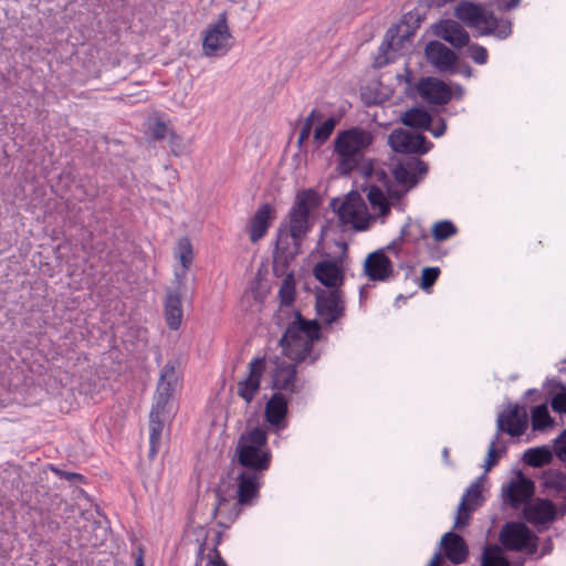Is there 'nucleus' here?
<instances>
[{"label": "nucleus", "mask_w": 566, "mask_h": 566, "mask_svg": "<svg viewBox=\"0 0 566 566\" xmlns=\"http://www.w3.org/2000/svg\"><path fill=\"white\" fill-rule=\"evenodd\" d=\"M193 289L187 282H175V287L167 291L164 302V314L167 326L177 331L182 322V298L192 297Z\"/></svg>", "instance_id": "9b49d317"}, {"label": "nucleus", "mask_w": 566, "mask_h": 566, "mask_svg": "<svg viewBox=\"0 0 566 566\" xmlns=\"http://www.w3.org/2000/svg\"><path fill=\"white\" fill-rule=\"evenodd\" d=\"M532 428L535 431H543L554 424L549 415L547 403L535 406L531 412Z\"/></svg>", "instance_id": "e433bc0d"}, {"label": "nucleus", "mask_w": 566, "mask_h": 566, "mask_svg": "<svg viewBox=\"0 0 566 566\" xmlns=\"http://www.w3.org/2000/svg\"><path fill=\"white\" fill-rule=\"evenodd\" d=\"M522 514L528 523L544 525L556 521L558 509L552 500L536 497L523 507Z\"/></svg>", "instance_id": "aec40b11"}, {"label": "nucleus", "mask_w": 566, "mask_h": 566, "mask_svg": "<svg viewBox=\"0 0 566 566\" xmlns=\"http://www.w3.org/2000/svg\"><path fill=\"white\" fill-rule=\"evenodd\" d=\"M168 133V127L163 120H155L149 125V135L154 140H163Z\"/></svg>", "instance_id": "603ef678"}, {"label": "nucleus", "mask_w": 566, "mask_h": 566, "mask_svg": "<svg viewBox=\"0 0 566 566\" xmlns=\"http://www.w3.org/2000/svg\"><path fill=\"white\" fill-rule=\"evenodd\" d=\"M266 431L260 427L247 430L239 437L233 461L240 469L265 472L271 465L272 454L268 449Z\"/></svg>", "instance_id": "7ed1b4c3"}, {"label": "nucleus", "mask_w": 566, "mask_h": 566, "mask_svg": "<svg viewBox=\"0 0 566 566\" xmlns=\"http://www.w3.org/2000/svg\"><path fill=\"white\" fill-rule=\"evenodd\" d=\"M331 206L337 213L342 224H352L358 231L366 230V224H359L357 222L361 214V208L365 207L357 192H349L343 201L334 199L332 200Z\"/></svg>", "instance_id": "ddd939ff"}, {"label": "nucleus", "mask_w": 566, "mask_h": 566, "mask_svg": "<svg viewBox=\"0 0 566 566\" xmlns=\"http://www.w3.org/2000/svg\"><path fill=\"white\" fill-rule=\"evenodd\" d=\"M216 496V505L213 509V516L220 515L223 520L219 525L228 527L229 523L233 522L240 514L241 504L234 496V492H230V485L223 483L213 490Z\"/></svg>", "instance_id": "dca6fc26"}, {"label": "nucleus", "mask_w": 566, "mask_h": 566, "mask_svg": "<svg viewBox=\"0 0 566 566\" xmlns=\"http://www.w3.org/2000/svg\"><path fill=\"white\" fill-rule=\"evenodd\" d=\"M373 142L371 133L359 126L338 132L334 139L337 172L340 176H349L353 171H359L363 176L371 177L374 165L365 154Z\"/></svg>", "instance_id": "f257e3e1"}, {"label": "nucleus", "mask_w": 566, "mask_h": 566, "mask_svg": "<svg viewBox=\"0 0 566 566\" xmlns=\"http://www.w3.org/2000/svg\"><path fill=\"white\" fill-rule=\"evenodd\" d=\"M340 249L343 250V254L332 259V260H322L317 262L313 268L314 277L327 290H342L345 282V272H344V258L347 251V243L340 242Z\"/></svg>", "instance_id": "6e6552de"}, {"label": "nucleus", "mask_w": 566, "mask_h": 566, "mask_svg": "<svg viewBox=\"0 0 566 566\" xmlns=\"http://www.w3.org/2000/svg\"><path fill=\"white\" fill-rule=\"evenodd\" d=\"M179 364V359L177 358H171L165 364V366L160 370V376L155 395H161L170 398L172 397V392L179 378L177 370Z\"/></svg>", "instance_id": "c756f323"}, {"label": "nucleus", "mask_w": 566, "mask_h": 566, "mask_svg": "<svg viewBox=\"0 0 566 566\" xmlns=\"http://www.w3.org/2000/svg\"><path fill=\"white\" fill-rule=\"evenodd\" d=\"M527 412L524 406L517 403L510 405L506 411L497 416L499 437L501 432H505L511 437H520L527 429Z\"/></svg>", "instance_id": "a211bd4d"}, {"label": "nucleus", "mask_w": 566, "mask_h": 566, "mask_svg": "<svg viewBox=\"0 0 566 566\" xmlns=\"http://www.w3.org/2000/svg\"><path fill=\"white\" fill-rule=\"evenodd\" d=\"M397 32H398L397 28H392V27L387 30L385 39L379 46V55L376 59V63L378 66L388 64L391 61V59L387 56V52L389 50L394 49V42H395Z\"/></svg>", "instance_id": "ea45409f"}, {"label": "nucleus", "mask_w": 566, "mask_h": 566, "mask_svg": "<svg viewBox=\"0 0 566 566\" xmlns=\"http://www.w3.org/2000/svg\"><path fill=\"white\" fill-rule=\"evenodd\" d=\"M388 144L395 153L415 155H424L433 146L423 134L410 133L402 128L390 133Z\"/></svg>", "instance_id": "f8f14e48"}, {"label": "nucleus", "mask_w": 566, "mask_h": 566, "mask_svg": "<svg viewBox=\"0 0 566 566\" xmlns=\"http://www.w3.org/2000/svg\"><path fill=\"white\" fill-rule=\"evenodd\" d=\"M367 199L374 210L378 209L379 214L385 217L390 213V205L384 191L376 185L369 187L367 192Z\"/></svg>", "instance_id": "58836bf2"}, {"label": "nucleus", "mask_w": 566, "mask_h": 566, "mask_svg": "<svg viewBox=\"0 0 566 566\" xmlns=\"http://www.w3.org/2000/svg\"><path fill=\"white\" fill-rule=\"evenodd\" d=\"M422 99L434 105H446L452 98V91L442 80L433 76L422 77L417 84Z\"/></svg>", "instance_id": "6ab92c4d"}, {"label": "nucleus", "mask_w": 566, "mask_h": 566, "mask_svg": "<svg viewBox=\"0 0 566 566\" xmlns=\"http://www.w3.org/2000/svg\"><path fill=\"white\" fill-rule=\"evenodd\" d=\"M266 368L265 357H255L249 363L248 375L238 382V396L250 405L261 387V380Z\"/></svg>", "instance_id": "2eb2a0df"}, {"label": "nucleus", "mask_w": 566, "mask_h": 566, "mask_svg": "<svg viewBox=\"0 0 566 566\" xmlns=\"http://www.w3.org/2000/svg\"><path fill=\"white\" fill-rule=\"evenodd\" d=\"M279 296L281 300V304L285 306H290L295 298V282L292 274L287 275L280 287Z\"/></svg>", "instance_id": "c03bdc74"}, {"label": "nucleus", "mask_w": 566, "mask_h": 566, "mask_svg": "<svg viewBox=\"0 0 566 566\" xmlns=\"http://www.w3.org/2000/svg\"><path fill=\"white\" fill-rule=\"evenodd\" d=\"M441 545L443 546L447 558L451 563L459 565L468 558L469 548L461 535L448 532L442 536Z\"/></svg>", "instance_id": "a878e982"}, {"label": "nucleus", "mask_w": 566, "mask_h": 566, "mask_svg": "<svg viewBox=\"0 0 566 566\" xmlns=\"http://www.w3.org/2000/svg\"><path fill=\"white\" fill-rule=\"evenodd\" d=\"M71 476V483H84L85 482V476L80 474V473H76V472H72V474H70Z\"/></svg>", "instance_id": "052dcab7"}, {"label": "nucleus", "mask_w": 566, "mask_h": 566, "mask_svg": "<svg viewBox=\"0 0 566 566\" xmlns=\"http://www.w3.org/2000/svg\"><path fill=\"white\" fill-rule=\"evenodd\" d=\"M544 387L552 396V409L558 413H566V386L556 378H549L545 381Z\"/></svg>", "instance_id": "f704fd0d"}, {"label": "nucleus", "mask_w": 566, "mask_h": 566, "mask_svg": "<svg viewBox=\"0 0 566 566\" xmlns=\"http://www.w3.org/2000/svg\"><path fill=\"white\" fill-rule=\"evenodd\" d=\"M534 494V483L524 475L511 481L502 486L504 501L513 509H518L522 504H528Z\"/></svg>", "instance_id": "412c9836"}, {"label": "nucleus", "mask_w": 566, "mask_h": 566, "mask_svg": "<svg viewBox=\"0 0 566 566\" xmlns=\"http://www.w3.org/2000/svg\"><path fill=\"white\" fill-rule=\"evenodd\" d=\"M176 256L181 268L175 270V282H186V275L193 261V250L189 238L182 237L177 242Z\"/></svg>", "instance_id": "473e14b6"}, {"label": "nucleus", "mask_w": 566, "mask_h": 566, "mask_svg": "<svg viewBox=\"0 0 566 566\" xmlns=\"http://www.w3.org/2000/svg\"><path fill=\"white\" fill-rule=\"evenodd\" d=\"M401 122L405 126L428 130L431 127L432 116L421 107H413L403 113Z\"/></svg>", "instance_id": "72a5a7b5"}, {"label": "nucleus", "mask_w": 566, "mask_h": 566, "mask_svg": "<svg viewBox=\"0 0 566 566\" xmlns=\"http://www.w3.org/2000/svg\"><path fill=\"white\" fill-rule=\"evenodd\" d=\"M491 24L482 32V34H495L499 39H506L512 33V27L510 22H505L501 25H497L496 19L492 13L489 14V22Z\"/></svg>", "instance_id": "a18cd8bd"}, {"label": "nucleus", "mask_w": 566, "mask_h": 566, "mask_svg": "<svg viewBox=\"0 0 566 566\" xmlns=\"http://www.w3.org/2000/svg\"><path fill=\"white\" fill-rule=\"evenodd\" d=\"M311 133H312V129H311V128H307V127L302 126V129H301V132H300L298 139H297V145H298L300 147H302V145L304 144V142L308 139V137H310Z\"/></svg>", "instance_id": "13d9d810"}, {"label": "nucleus", "mask_w": 566, "mask_h": 566, "mask_svg": "<svg viewBox=\"0 0 566 566\" xmlns=\"http://www.w3.org/2000/svg\"><path fill=\"white\" fill-rule=\"evenodd\" d=\"M364 274L376 282H386L394 275V264L386 255L385 250L379 249L369 253L364 263Z\"/></svg>", "instance_id": "4be33fe9"}, {"label": "nucleus", "mask_w": 566, "mask_h": 566, "mask_svg": "<svg viewBox=\"0 0 566 566\" xmlns=\"http://www.w3.org/2000/svg\"><path fill=\"white\" fill-rule=\"evenodd\" d=\"M302 241H293L292 233L286 229V226H281L275 241L273 251L274 263L287 264L297 254L301 253Z\"/></svg>", "instance_id": "393cba45"}, {"label": "nucleus", "mask_w": 566, "mask_h": 566, "mask_svg": "<svg viewBox=\"0 0 566 566\" xmlns=\"http://www.w3.org/2000/svg\"><path fill=\"white\" fill-rule=\"evenodd\" d=\"M336 125H337L336 118L328 117L318 127L315 128L314 140L318 147L322 146L331 137Z\"/></svg>", "instance_id": "79ce46f5"}, {"label": "nucleus", "mask_w": 566, "mask_h": 566, "mask_svg": "<svg viewBox=\"0 0 566 566\" xmlns=\"http://www.w3.org/2000/svg\"><path fill=\"white\" fill-rule=\"evenodd\" d=\"M482 493V486L476 481L472 483L463 494L461 502L458 506V514L454 522V527H463L468 524L469 515L474 510V504H478Z\"/></svg>", "instance_id": "c85d7f7f"}, {"label": "nucleus", "mask_w": 566, "mask_h": 566, "mask_svg": "<svg viewBox=\"0 0 566 566\" xmlns=\"http://www.w3.org/2000/svg\"><path fill=\"white\" fill-rule=\"evenodd\" d=\"M213 556L209 558V565L212 566H228L226 560L220 555V552L214 547L212 549Z\"/></svg>", "instance_id": "5fc2aeb1"}, {"label": "nucleus", "mask_w": 566, "mask_h": 566, "mask_svg": "<svg viewBox=\"0 0 566 566\" xmlns=\"http://www.w3.org/2000/svg\"><path fill=\"white\" fill-rule=\"evenodd\" d=\"M263 478L264 472L239 468L235 476V486H230V492H234L239 504L250 506L260 495Z\"/></svg>", "instance_id": "9d476101"}, {"label": "nucleus", "mask_w": 566, "mask_h": 566, "mask_svg": "<svg viewBox=\"0 0 566 566\" xmlns=\"http://www.w3.org/2000/svg\"><path fill=\"white\" fill-rule=\"evenodd\" d=\"M454 15L469 27L489 23V14L483 8L469 1H461L455 7Z\"/></svg>", "instance_id": "2f4dec72"}, {"label": "nucleus", "mask_w": 566, "mask_h": 566, "mask_svg": "<svg viewBox=\"0 0 566 566\" xmlns=\"http://www.w3.org/2000/svg\"><path fill=\"white\" fill-rule=\"evenodd\" d=\"M375 174L376 176V179L378 181H380L384 187L386 188V191L388 193V196L392 197V198H396V199H400L401 198V193L399 191H396L392 189V182L391 180L389 179V177L387 176L386 171L385 170H375L373 171L371 176Z\"/></svg>", "instance_id": "09e8293b"}, {"label": "nucleus", "mask_w": 566, "mask_h": 566, "mask_svg": "<svg viewBox=\"0 0 566 566\" xmlns=\"http://www.w3.org/2000/svg\"><path fill=\"white\" fill-rule=\"evenodd\" d=\"M273 212V207L270 203H263L258 208L249 224L251 242L255 243L266 234Z\"/></svg>", "instance_id": "cd10ccee"}, {"label": "nucleus", "mask_w": 566, "mask_h": 566, "mask_svg": "<svg viewBox=\"0 0 566 566\" xmlns=\"http://www.w3.org/2000/svg\"><path fill=\"white\" fill-rule=\"evenodd\" d=\"M296 364L276 360L271 374V388L275 392L298 394L302 387L298 385Z\"/></svg>", "instance_id": "f3484780"}, {"label": "nucleus", "mask_w": 566, "mask_h": 566, "mask_svg": "<svg viewBox=\"0 0 566 566\" xmlns=\"http://www.w3.org/2000/svg\"><path fill=\"white\" fill-rule=\"evenodd\" d=\"M500 440L499 432L495 433L493 440L491 441L488 450V455L485 459V471L491 470L494 465L497 464L501 455L505 452L506 448L503 446L497 448V442Z\"/></svg>", "instance_id": "37998d69"}, {"label": "nucleus", "mask_w": 566, "mask_h": 566, "mask_svg": "<svg viewBox=\"0 0 566 566\" xmlns=\"http://www.w3.org/2000/svg\"><path fill=\"white\" fill-rule=\"evenodd\" d=\"M135 566H145L142 549H139V554L135 558Z\"/></svg>", "instance_id": "338daca9"}, {"label": "nucleus", "mask_w": 566, "mask_h": 566, "mask_svg": "<svg viewBox=\"0 0 566 566\" xmlns=\"http://www.w3.org/2000/svg\"><path fill=\"white\" fill-rule=\"evenodd\" d=\"M319 205V197L314 189H306L297 193L287 214L286 229L292 233L293 241H303L311 231L310 214Z\"/></svg>", "instance_id": "20e7f679"}, {"label": "nucleus", "mask_w": 566, "mask_h": 566, "mask_svg": "<svg viewBox=\"0 0 566 566\" xmlns=\"http://www.w3.org/2000/svg\"><path fill=\"white\" fill-rule=\"evenodd\" d=\"M468 51H469L470 57L476 64L483 65L488 62L489 53L484 46H482L478 43H472V44H469Z\"/></svg>", "instance_id": "de8ad7c7"}, {"label": "nucleus", "mask_w": 566, "mask_h": 566, "mask_svg": "<svg viewBox=\"0 0 566 566\" xmlns=\"http://www.w3.org/2000/svg\"><path fill=\"white\" fill-rule=\"evenodd\" d=\"M428 172V164L417 157L399 163L392 169L395 180L408 188L416 186Z\"/></svg>", "instance_id": "b1692460"}, {"label": "nucleus", "mask_w": 566, "mask_h": 566, "mask_svg": "<svg viewBox=\"0 0 566 566\" xmlns=\"http://www.w3.org/2000/svg\"><path fill=\"white\" fill-rule=\"evenodd\" d=\"M428 238V233L426 229L422 227L420 221L412 220L408 218V221L400 230V235L398 239L394 240L387 249L392 251L396 255L399 253V245L401 242L410 241L413 243H418L420 240H424Z\"/></svg>", "instance_id": "7c9ffc66"}, {"label": "nucleus", "mask_w": 566, "mask_h": 566, "mask_svg": "<svg viewBox=\"0 0 566 566\" xmlns=\"http://www.w3.org/2000/svg\"><path fill=\"white\" fill-rule=\"evenodd\" d=\"M315 310L325 325H332L345 315L344 292L342 290H315Z\"/></svg>", "instance_id": "0eeeda50"}, {"label": "nucleus", "mask_w": 566, "mask_h": 566, "mask_svg": "<svg viewBox=\"0 0 566 566\" xmlns=\"http://www.w3.org/2000/svg\"><path fill=\"white\" fill-rule=\"evenodd\" d=\"M553 453L563 462H566V429H564L554 440Z\"/></svg>", "instance_id": "8fccbe9b"}, {"label": "nucleus", "mask_w": 566, "mask_h": 566, "mask_svg": "<svg viewBox=\"0 0 566 566\" xmlns=\"http://www.w3.org/2000/svg\"><path fill=\"white\" fill-rule=\"evenodd\" d=\"M440 275V269L438 266H427L422 270L421 277H420V287L429 292Z\"/></svg>", "instance_id": "49530a36"}, {"label": "nucleus", "mask_w": 566, "mask_h": 566, "mask_svg": "<svg viewBox=\"0 0 566 566\" xmlns=\"http://www.w3.org/2000/svg\"><path fill=\"white\" fill-rule=\"evenodd\" d=\"M408 300V296H405L403 294H399L396 300H395V305L397 307H400V302H402L403 304L407 302Z\"/></svg>", "instance_id": "774afa93"}, {"label": "nucleus", "mask_w": 566, "mask_h": 566, "mask_svg": "<svg viewBox=\"0 0 566 566\" xmlns=\"http://www.w3.org/2000/svg\"><path fill=\"white\" fill-rule=\"evenodd\" d=\"M521 3V0H509L506 2L503 3V6L501 7L503 10H512V9H515L520 6Z\"/></svg>", "instance_id": "bf43d9fd"}, {"label": "nucleus", "mask_w": 566, "mask_h": 566, "mask_svg": "<svg viewBox=\"0 0 566 566\" xmlns=\"http://www.w3.org/2000/svg\"><path fill=\"white\" fill-rule=\"evenodd\" d=\"M171 398L154 395V402L149 413V459H154L161 444V434L165 421L172 415Z\"/></svg>", "instance_id": "423d86ee"}, {"label": "nucleus", "mask_w": 566, "mask_h": 566, "mask_svg": "<svg viewBox=\"0 0 566 566\" xmlns=\"http://www.w3.org/2000/svg\"><path fill=\"white\" fill-rule=\"evenodd\" d=\"M205 546H206V544H205V543H202V544L199 546V552H198V558H197L196 566H199L200 562H201V560H202V558H203Z\"/></svg>", "instance_id": "69168bd1"}, {"label": "nucleus", "mask_w": 566, "mask_h": 566, "mask_svg": "<svg viewBox=\"0 0 566 566\" xmlns=\"http://www.w3.org/2000/svg\"><path fill=\"white\" fill-rule=\"evenodd\" d=\"M544 491L554 490L556 493L566 490V473L560 470H548L543 474L542 483Z\"/></svg>", "instance_id": "4c0bfd02"}, {"label": "nucleus", "mask_w": 566, "mask_h": 566, "mask_svg": "<svg viewBox=\"0 0 566 566\" xmlns=\"http://www.w3.org/2000/svg\"><path fill=\"white\" fill-rule=\"evenodd\" d=\"M231 33L226 11L219 14L217 22L209 24L205 31L202 49L207 56L222 55L229 50Z\"/></svg>", "instance_id": "1a4fd4ad"}, {"label": "nucleus", "mask_w": 566, "mask_h": 566, "mask_svg": "<svg viewBox=\"0 0 566 566\" xmlns=\"http://www.w3.org/2000/svg\"><path fill=\"white\" fill-rule=\"evenodd\" d=\"M287 396L284 392H274L265 403L264 419L276 432H279L287 427Z\"/></svg>", "instance_id": "5701e85b"}, {"label": "nucleus", "mask_w": 566, "mask_h": 566, "mask_svg": "<svg viewBox=\"0 0 566 566\" xmlns=\"http://www.w3.org/2000/svg\"><path fill=\"white\" fill-rule=\"evenodd\" d=\"M321 338V325L316 319L308 321L296 311L295 318L289 324L279 344L282 353L295 363H302L310 357L314 364L318 355L311 356L314 343Z\"/></svg>", "instance_id": "f03ea898"}, {"label": "nucleus", "mask_w": 566, "mask_h": 566, "mask_svg": "<svg viewBox=\"0 0 566 566\" xmlns=\"http://www.w3.org/2000/svg\"><path fill=\"white\" fill-rule=\"evenodd\" d=\"M446 129H447V124L443 118H440L439 125L433 128H430L429 130L431 132L433 137L438 138V137H441L446 133Z\"/></svg>", "instance_id": "6e6d98bb"}, {"label": "nucleus", "mask_w": 566, "mask_h": 566, "mask_svg": "<svg viewBox=\"0 0 566 566\" xmlns=\"http://www.w3.org/2000/svg\"><path fill=\"white\" fill-rule=\"evenodd\" d=\"M500 543L511 552L533 555L537 552L538 537L523 522H506L499 535Z\"/></svg>", "instance_id": "39448f33"}, {"label": "nucleus", "mask_w": 566, "mask_h": 566, "mask_svg": "<svg viewBox=\"0 0 566 566\" xmlns=\"http://www.w3.org/2000/svg\"><path fill=\"white\" fill-rule=\"evenodd\" d=\"M481 566H511L509 560L500 554L483 553Z\"/></svg>", "instance_id": "3c124183"}, {"label": "nucleus", "mask_w": 566, "mask_h": 566, "mask_svg": "<svg viewBox=\"0 0 566 566\" xmlns=\"http://www.w3.org/2000/svg\"><path fill=\"white\" fill-rule=\"evenodd\" d=\"M442 458H443V461L447 465H452L451 461H450V452H449V449L448 448H443L442 450Z\"/></svg>", "instance_id": "0e129e2a"}, {"label": "nucleus", "mask_w": 566, "mask_h": 566, "mask_svg": "<svg viewBox=\"0 0 566 566\" xmlns=\"http://www.w3.org/2000/svg\"><path fill=\"white\" fill-rule=\"evenodd\" d=\"M436 33L455 49L468 45L470 41V35L467 30L453 20L443 21L438 25Z\"/></svg>", "instance_id": "bb28decb"}, {"label": "nucleus", "mask_w": 566, "mask_h": 566, "mask_svg": "<svg viewBox=\"0 0 566 566\" xmlns=\"http://www.w3.org/2000/svg\"><path fill=\"white\" fill-rule=\"evenodd\" d=\"M458 229L450 220L438 221L432 227V237L436 241H446L457 234Z\"/></svg>", "instance_id": "a19ab883"}, {"label": "nucleus", "mask_w": 566, "mask_h": 566, "mask_svg": "<svg viewBox=\"0 0 566 566\" xmlns=\"http://www.w3.org/2000/svg\"><path fill=\"white\" fill-rule=\"evenodd\" d=\"M369 285H364L359 289V301L360 303L364 302L367 298V289Z\"/></svg>", "instance_id": "e2e57ef3"}, {"label": "nucleus", "mask_w": 566, "mask_h": 566, "mask_svg": "<svg viewBox=\"0 0 566 566\" xmlns=\"http://www.w3.org/2000/svg\"><path fill=\"white\" fill-rule=\"evenodd\" d=\"M441 559H442L441 554L440 553H436L433 555V557L431 558V560H430L428 566H438L439 563L441 562Z\"/></svg>", "instance_id": "680f3d73"}, {"label": "nucleus", "mask_w": 566, "mask_h": 566, "mask_svg": "<svg viewBox=\"0 0 566 566\" xmlns=\"http://www.w3.org/2000/svg\"><path fill=\"white\" fill-rule=\"evenodd\" d=\"M323 118V114L313 109L308 116L305 118L303 126L313 129V125L315 120H321Z\"/></svg>", "instance_id": "864d4df0"}, {"label": "nucleus", "mask_w": 566, "mask_h": 566, "mask_svg": "<svg viewBox=\"0 0 566 566\" xmlns=\"http://www.w3.org/2000/svg\"><path fill=\"white\" fill-rule=\"evenodd\" d=\"M427 61L440 73H458V55L440 41H430L424 49Z\"/></svg>", "instance_id": "4468645a"}, {"label": "nucleus", "mask_w": 566, "mask_h": 566, "mask_svg": "<svg viewBox=\"0 0 566 566\" xmlns=\"http://www.w3.org/2000/svg\"><path fill=\"white\" fill-rule=\"evenodd\" d=\"M49 469H50L53 473H55L60 479H64V480H66V481H69V482L71 481V476H70V474H72V472L64 471V470H62V469H60V468H57V467H55V465H53V464H49Z\"/></svg>", "instance_id": "4d7b16f0"}, {"label": "nucleus", "mask_w": 566, "mask_h": 566, "mask_svg": "<svg viewBox=\"0 0 566 566\" xmlns=\"http://www.w3.org/2000/svg\"><path fill=\"white\" fill-rule=\"evenodd\" d=\"M554 453L548 446L527 449L523 454V461L532 468H542L553 461Z\"/></svg>", "instance_id": "c9c22d12"}]
</instances>
